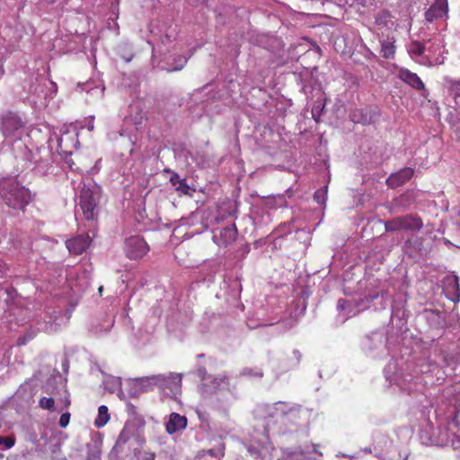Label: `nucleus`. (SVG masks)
<instances>
[{"mask_svg":"<svg viewBox=\"0 0 460 460\" xmlns=\"http://www.w3.org/2000/svg\"><path fill=\"white\" fill-rule=\"evenodd\" d=\"M144 439L134 436L133 427L125 425L120 431L118 439L109 456L110 460L130 456L133 452L135 459L132 460H155V454L147 451H141L135 446H142Z\"/></svg>","mask_w":460,"mask_h":460,"instance_id":"nucleus-1","label":"nucleus"},{"mask_svg":"<svg viewBox=\"0 0 460 460\" xmlns=\"http://www.w3.org/2000/svg\"><path fill=\"white\" fill-rule=\"evenodd\" d=\"M389 385H396L399 389L411 393L416 388L420 376L413 373L411 366L398 368L396 361H390L384 369Z\"/></svg>","mask_w":460,"mask_h":460,"instance_id":"nucleus-2","label":"nucleus"},{"mask_svg":"<svg viewBox=\"0 0 460 460\" xmlns=\"http://www.w3.org/2000/svg\"><path fill=\"white\" fill-rule=\"evenodd\" d=\"M0 195L13 208H23L31 200L30 190L14 179H4L0 182Z\"/></svg>","mask_w":460,"mask_h":460,"instance_id":"nucleus-3","label":"nucleus"},{"mask_svg":"<svg viewBox=\"0 0 460 460\" xmlns=\"http://www.w3.org/2000/svg\"><path fill=\"white\" fill-rule=\"evenodd\" d=\"M364 353L373 358H382L389 354L387 337L383 332H373L362 341Z\"/></svg>","mask_w":460,"mask_h":460,"instance_id":"nucleus-4","label":"nucleus"},{"mask_svg":"<svg viewBox=\"0 0 460 460\" xmlns=\"http://www.w3.org/2000/svg\"><path fill=\"white\" fill-rule=\"evenodd\" d=\"M25 122L17 113L8 111L0 118V130L5 138L20 137L23 132Z\"/></svg>","mask_w":460,"mask_h":460,"instance_id":"nucleus-5","label":"nucleus"},{"mask_svg":"<svg viewBox=\"0 0 460 460\" xmlns=\"http://www.w3.org/2000/svg\"><path fill=\"white\" fill-rule=\"evenodd\" d=\"M78 136L79 132L75 126L64 125L59 129V136L57 139L58 150L64 154L71 155L73 150L77 149L80 145Z\"/></svg>","mask_w":460,"mask_h":460,"instance_id":"nucleus-6","label":"nucleus"},{"mask_svg":"<svg viewBox=\"0 0 460 460\" xmlns=\"http://www.w3.org/2000/svg\"><path fill=\"white\" fill-rule=\"evenodd\" d=\"M411 58L424 66H437L444 63V57L426 54L425 43L413 40L407 45Z\"/></svg>","mask_w":460,"mask_h":460,"instance_id":"nucleus-7","label":"nucleus"},{"mask_svg":"<svg viewBox=\"0 0 460 460\" xmlns=\"http://www.w3.org/2000/svg\"><path fill=\"white\" fill-rule=\"evenodd\" d=\"M78 206L86 220H93L95 209L99 199V192L96 189H90L84 186L78 196Z\"/></svg>","mask_w":460,"mask_h":460,"instance_id":"nucleus-8","label":"nucleus"},{"mask_svg":"<svg viewBox=\"0 0 460 460\" xmlns=\"http://www.w3.org/2000/svg\"><path fill=\"white\" fill-rule=\"evenodd\" d=\"M385 227L387 232L400 230L419 231L423 227V223L418 216L407 215L388 220L385 222Z\"/></svg>","mask_w":460,"mask_h":460,"instance_id":"nucleus-9","label":"nucleus"},{"mask_svg":"<svg viewBox=\"0 0 460 460\" xmlns=\"http://www.w3.org/2000/svg\"><path fill=\"white\" fill-rule=\"evenodd\" d=\"M124 250L128 259L137 260L147 253L149 246L141 236L134 235L125 240Z\"/></svg>","mask_w":460,"mask_h":460,"instance_id":"nucleus-10","label":"nucleus"},{"mask_svg":"<svg viewBox=\"0 0 460 460\" xmlns=\"http://www.w3.org/2000/svg\"><path fill=\"white\" fill-rule=\"evenodd\" d=\"M237 237V229L234 224L213 230V242L219 247H227L234 243Z\"/></svg>","mask_w":460,"mask_h":460,"instance_id":"nucleus-11","label":"nucleus"},{"mask_svg":"<svg viewBox=\"0 0 460 460\" xmlns=\"http://www.w3.org/2000/svg\"><path fill=\"white\" fill-rule=\"evenodd\" d=\"M91 239L88 234H79L66 241V245L70 253L82 254L90 245Z\"/></svg>","mask_w":460,"mask_h":460,"instance_id":"nucleus-12","label":"nucleus"},{"mask_svg":"<svg viewBox=\"0 0 460 460\" xmlns=\"http://www.w3.org/2000/svg\"><path fill=\"white\" fill-rule=\"evenodd\" d=\"M414 171L410 167L402 168V170L392 173L386 180V183L391 188H397L404 184L413 176Z\"/></svg>","mask_w":460,"mask_h":460,"instance_id":"nucleus-13","label":"nucleus"},{"mask_svg":"<svg viewBox=\"0 0 460 460\" xmlns=\"http://www.w3.org/2000/svg\"><path fill=\"white\" fill-rule=\"evenodd\" d=\"M447 0H436L430 8L425 13L428 22H433L436 19L443 18L447 14Z\"/></svg>","mask_w":460,"mask_h":460,"instance_id":"nucleus-14","label":"nucleus"},{"mask_svg":"<svg viewBox=\"0 0 460 460\" xmlns=\"http://www.w3.org/2000/svg\"><path fill=\"white\" fill-rule=\"evenodd\" d=\"M337 309L340 314H342L343 320L355 316L361 310L359 308V303L346 299L338 300Z\"/></svg>","mask_w":460,"mask_h":460,"instance_id":"nucleus-15","label":"nucleus"},{"mask_svg":"<svg viewBox=\"0 0 460 460\" xmlns=\"http://www.w3.org/2000/svg\"><path fill=\"white\" fill-rule=\"evenodd\" d=\"M276 414L280 417H287L290 420L296 419L300 411V406L296 404H289L283 402H278L275 404Z\"/></svg>","mask_w":460,"mask_h":460,"instance_id":"nucleus-16","label":"nucleus"},{"mask_svg":"<svg viewBox=\"0 0 460 460\" xmlns=\"http://www.w3.org/2000/svg\"><path fill=\"white\" fill-rule=\"evenodd\" d=\"M187 426V419L178 413H172L169 420L166 423V431L169 434H173L177 431L182 430Z\"/></svg>","mask_w":460,"mask_h":460,"instance_id":"nucleus-17","label":"nucleus"},{"mask_svg":"<svg viewBox=\"0 0 460 460\" xmlns=\"http://www.w3.org/2000/svg\"><path fill=\"white\" fill-rule=\"evenodd\" d=\"M102 438L100 435L95 434L92 437L91 441L87 443V460H99L102 451Z\"/></svg>","mask_w":460,"mask_h":460,"instance_id":"nucleus-18","label":"nucleus"},{"mask_svg":"<svg viewBox=\"0 0 460 460\" xmlns=\"http://www.w3.org/2000/svg\"><path fill=\"white\" fill-rule=\"evenodd\" d=\"M374 114L368 108H360L353 110L349 117L354 123L370 124L373 121Z\"/></svg>","mask_w":460,"mask_h":460,"instance_id":"nucleus-19","label":"nucleus"},{"mask_svg":"<svg viewBox=\"0 0 460 460\" xmlns=\"http://www.w3.org/2000/svg\"><path fill=\"white\" fill-rule=\"evenodd\" d=\"M399 78L417 90L424 89V84L420 78L408 69H401L399 71Z\"/></svg>","mask_w":460,"mask_h":460,"instance_id":"nucleus-20","label":"nucleus"},{"mask_svg":"<svg viewBox=\"0 0 460 460\" xmlns=\"http://www.w3.org/2000/svg\"><path fill=\"white\" fill-rule=\"evenodd\" d=\"M168 379H172L173 383L180 384L181 377L180 375H174L170 373L168 376L164 375H155L152 376H146L140 379L141 384L149 385H162L167 382Z\"/></svg>","mask_w":460,"mask_h":460,"instance_id":"nucleus-21","label":"nucleus"},{"mask_svg":"<svg viewBox=\"0 0 460 460\" xmlns=\"http://www.w3.org/2000/svg\"><path fill=\"white\" fill-rule=\"evenodd\" d=\"M34 393L35 388L31 382L26 381L19 386L14 396L22 402H29L32 399Z\"/></svg>","mask_w":460,"mask_h":460,"instance_id":"nucleus-22","label":"nucleus"},{"mask_svg":"<svg viewBox=\"0 0 460 460\" xmlns=\"http://www.w3.org/2000/svg\"><path fill=\"white\" fill-rule=\"evenodd\" d=\"M381 45V55L385 58H392L395 53V40L394 37L387 36L385 39L382 36L379 38Z\"/></svg>","mask_w":460,"mask_h":460,"instance_id":"nucleus-23","label":"nucleus"},{"mask_svg":"<svg viewBox=\"0 0 460 460\" xmlns=\"http://www.w3.org/2000/svg\"><path fill=\"white\" fill-rule=\"evenodd\" d=\"M426 54L443 57L444 47L441 45V39L435 37L433 40L425 41Z\"/></svg>","mask_w":460,"mask_h":460,"instance_id":"nucleus-24","label":"nucleus"},{"mask_svg":"<svg viewBox=\"0 0 460 460\" xmlns=\"http://www.w3.org/2000/svg\"><path fill=\"white\" fill-rule=\"evenodd\" d=\"M443 434L445 438H439L438 441H437V445L450 446L455 449L460 448V438L457 435L452 434L451 438H449L447 429H445Z\"/></svg>","mask_w":460,"mask_h":460,"instance_id":"nucleus-25","label":"nucleus"},{"mask_svg":"<svg viewBox=\"0 0 460 460\" xmlns=\"http://www.w3.org/2000/svg\"><path fill=\"white\" fill-rule=\"evenodd\" d=\"M110 413L106 405H101L98 408V414L94 420V425L97 428L104 427L110 420Z\"/></svg>","mask_w":460,"mask_h":460,"instance_id":"nucleus-26","label":"nucleus"},{"mask_svg":"<svg viewBox=\"0 0 460 460\" xmlns=\"http://www.w3.org/2000/svg\"><path fill=\"white\" fill-rule=\"evenodd\" d=\"M445 284L447 285V288H452L454 292L455 297H451L453 301H458L460 299V287L458 283V277L456 275L448 276L446 279Z\"/></svg>","mask_w":460,"mask_h":460,"instance_id":"nucleus-27","label":"nucleus"},{"mask_svg":"<svg viewBox=\"0 0 460 460\" xmlns=\"http://www.w3.org/2000/svg\"><path fill=\"white\" fill-rule=\"evenodd\" d=\"M188 58L179 56L177 58H173V62L170 64V66L166 68L168 72L179 71L181 70L185 65L187 64Z\"/></svg>","mask_w":460,"mask_h":460,"instance_id":"nucleus-28","label":"nucleus"},{"mask_svg":"<svg viewBox=\"0 0 460 460\" xmlns=\"http://www.w3.org/2000/svg\"><path fill=\"white\" fill-rule=\"evenodd\" d=\"M93 83H86L84 84L83 91H85L87 93L96 96H102L104 92V87L102 85H98L95 87L92 86Z\"/></svg>","mask_w":460,"mask_h":460,"instance_id":"nucleus-29","label":"nucleus"},{"mask_svg":"<svg viewBox=\"0 0 460 460\" xmlns=\"http://www.w3.org/2000/svg\"><path fill=\"white\" fill-rule=\"evenodd\" d=\"M417 196H418L417 191H414V190L407 191L400 197V204L404 207H408L415 200Z\"/></svg>","mask_w":460,"mask_h":460,"instance_id":"nucleus-30","label":"nucleus"},{"mask_svg":"<svg viewBox=\"0 0 460 460\" xmlns=\"http://www.w3.org/2000/svg\"><path fill=\"white\" fill-rule=\"evenodd\" d=\"M15 444V438L13 436L0 437V450H6L13 447Z\"/></svg>","mask_w":460,"mask_h":460,"instance_id":"nucleus-31","label":"nucleus"},{"mask_svg":"<svg viewBox=\"0 0 460 460\" xmlns=\"http://www.w3.org/2000/svg\"><path fill=\"white\" fill-rule=\"evenodd\" d=\"M327 199V187H323L320 190H317L314 194V199L319 204L323 205L325 203Z\"/></svg>","mask_w":460,"mask_h":460,"instance_id":"nucleus-32","label":"nucleus"},{"mask_svg":"<svg viewBox=\"0 0 460 460\" xmlns=\"http://www.w3.org/2000/svg\"><path fill=\"white\" fill-rule=\"evenodd\" d=\"M39 405L40 408L45 410H53L55 405V401L50 397H42L39 402Z\"/></svg>","mask_w":460,"mask_h":460,"instance_id":"nucleus-33","label":"nucleus"},{"mask_svg":"<svg viewBox=\"0 0 460 460\" xmlns=\"http://www.w3.org/2000/svg\"><path fill=\"white\" fill-rule=\"evenodd\" d=\"M332 2L339 7L346 8L356 6L359 3V0H332Z\"/></svg>","mask_w":460,"mask_h":460,"instance_id":"nucleus-34","label":"nucleus"},{"mask_svg":"<svg viewBox=\"0 0 460 460\" xmlns=\"http://www.w3.org/2000/svg\"><path fill=\"white\" fill-rule=\"evenodd\" d=\"M242 375L248 376L261 377L263 376V373L261 369L253 370L252 368H245L243 370Z\"/></svg>","mask_w":460,"mask_h":460,"instance_id":"nucleus-35","label":"nucleus"},{"mask_svg":"<svg viewBox=\"0 0 460 460\" xmlns=\"http://www.w3.org/2000/svg\"><path fill=\"white\" fill-rule=\"evenodd\" d=\"M226 380V376H219L217 377H213L211 380V386L213 389H217L220 386L221 384L225 383Z\"/></svg>","mask_w":460,"mask_h":460,"instance_id":"nucleus-36","label":"nucleus"},{"mask_svg":"<svg viewBox=\"0 0 460 460\" xmlns=\"http://www.w3.org/2000/svg\"><path fill=\"white\" fill-rule=\"evenodd\" d=\"M70 420V413L69 412H64L59 418L58 424L61 428H66Z\"/></svg>","mask_w":460,"mask_h":460,"instance_id":"nucleus-37","label":"nucleus"},{"mask_svg":"<svg viewBox=\"0 0 460 460\" xmlns=\"http://www.w3.org/2000/svg\"><path fill=\"white\" fill-rule=\"evenodd\" d=\"M35 335V332H31L28 335L19 337L17 340L18 345H25L30 340H31Z\"/></svg>","mask_w":460,"mask_h":460,"instance_id":"nucleus-38","label":"nucleus"},{"mask_svg":"<svg viewBox=\"0 0 460 460\" xmlns=\"http://www.w3.org/2000/svg\"><path fill=\"white\" fill-rule=\"evenodd\" d=\"M451 92L456 97H460V81H456L451 84Z\"/></svg>","mask_w":460,"mask_h":460,"instance_id":"nucleus-39","label":"nucleus"},{"mask_svg":"<svg viewBox=\"0 0 460 460\" xmlns=\"http://www.w3.org/2000/svg\"><path fill=\"white\" fill-rule=\"evenodd\" d=\"M379 296H381L382 298H384L385 296H387V293L386 292H382L381 294L380 293H376L375 295H370L368 297H367V299L370 300V301H374L375 299H377L379 297Z\"/></svg>","mask_w":460,"mask_h":460,"instance_id":"nucleus-40","label":"nucleus"},{"mask_svg":"<svg viewBox=\"0 0 460 460\" xmlns=\"http://www.w3.org/2000/svg\"><path fill=\"white\" fill-rule=\"evenodd\" d=\"M198 375L203 380V381H206L207 380V372H206V369L204 367H201L198 370Z\"/></svg>","mask_w":460,"mask_h":460,"instance_id":"nucleus-41","label":"nucleus"},{"mask_svg":"<svg viewBox=\"0 0 460 460\" xmlns=\"http://www.w3.org/2000/svg\"><path fill=\"white\" fill-rule=\"evenodd\" d=\"M86 128L89 131H93V128H94V125H93V119H92L86 125Z\"/></svg>","mask_w":460,"mask_h":460,"instance_id":"nucleus-42","label":"nucleus"},{"mask_svg":"<svg viewBox=\"0 0 460 460\" xmlns=\"http://www.w3.org/2000/svg\"><path fill=\"white\" fill-rule=\"evenodd\" d=\"M64 407L65 408H67L69 405H70V400L68 397H66L65 400H64Z\"/></svg>","mask_w":460,"mask_h":460,"instance_id":"nucleus-43","label":"nucleus"},{"mask_svg":"<svg viewBox=\"0 0 460 460\" xmlns=\"http://www.w3.org/2000/svg\"><path fill=\"white\" fill-rule=\"evenodd\" d=\"M294 354H295L296 358H297V360L299 361L302 357L301 353L297 349H295Z\"/></svg>","mask_w":460,"mask_h":460,"instance_id":"nucleus-44","label":"nucleus"},{"mask_svg":"<svg viewBox=\"0 0 460 460\" xmlns=\"http://www.w3.org/2000/svg\"><path fill=\"white\" fill-rule=\"evenodd\" d=\"M51 84L57 89V84L54 82H51Z\"/></svg>","mask_w":460,"mask_h":460,"instance_id":"nucleus-45","label":"nucleus"},{"mask_svg":"<svg viewBox=\"0 0 460 460\" xmlns=\"http://www.w3.org/2000/svg\"><path fill=\"white\" fill-rule=\"evenodd\" d=\"M314 111H315V108H314L313 111H312V113H313L314 117Z\"/></svg>","mask_w":460,"mask_h":460,"instance_id":"nucleus-46","label":"nucleus"},{"mask_svg":"<svg viewBox=\"0 0 460 460\" xmlns=\"http://www.w3.org/2000/svg\"><path fill=\"white\" fill-rule=\"evenodd\" d=\"M114 383H115V385H119V381L118 380H114Z\"/></svg>","mask_w":460,"mask_h":460,"instance_id":"nucleus-47","label":"nucleus"},{"mask_svg":"<svg viewBox=\"0 0 460 460\" xmlns=\"http://www.w3.org/2000/svg\"><path fill=\"white\" fill-rule=\"evenodd\" d=\"M99 291H100V292H102V287H101V288H99Z\"/></svg>","mask_w":460,"mask_h":460,"instance_id":"nucleus-48","label":"nucleus"},{"mask_svg":"<svg viewBox=\"0 0 460 460\" xmlns=\"http://www.w3.org/2000/svg\"><path fill=\"white\" fill-rule=\"evenodd\" d=\"M457 225H458V227L460 228V222H459V223H457Z\"/></svg>","mask_w":460,"mask_h":460,"instance_id":"nucleus-49","label":"nucleus"}]
</instances>
